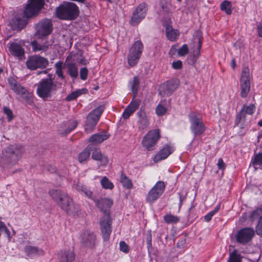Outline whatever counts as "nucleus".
<instances>
[{"label": "nucleus", "instance_id": "nucleus-1", "mask_svg": "<svg viewBox=\"0 0 262 262\" xmlns=\"http://www.w3.org/2000/svg\"><path fill=\"white\" fill-rule=\"evenodd\" d=\"M43 0H29L23 14L16 15L12 18L10 25L14 30H20L28 23L27 19L36 16L44 5Z\"/></svg>", "mask_w": 262, "mask_h": 262}, {"label": "nucleus", "instance_id": "nucleus-2", "mask_svg": "<svg viewBox=\"0 0 262 262\" xmlns=\"http://www.w3.org/2000/svg\"><path fill=\"white\" fill-rule=\"evenodd\" d=\"M49 193L58 206L68 214L74 215L78 212L79 206L74 203L67 193L59 189H51Z\"/></svg>", "mask_w": 262, "mask_h": 262}, {"label": "nucleus", "instance_id": "nucleus-3", "mask_svg": "<svg viewBox=\"0 0 262 262\" xmlns=\"http://www.w3.org/2000/svg\"><path fill=\"white\" fill-rule=\"evenodd\" d=\"M61 83L58 84L54 81L51 75L48 77L41 79L37 84L36 93L38 96L45 100L51 98L52 94L60 88Z\"/></svg>", "mask_w": 262, "mask_h": 262}, {"label": "nucleus", "instance_id": "nucleus-4", "mask_svg": "<svg viewBox=\"0 0 262 262\" xmlns=\"http://www.w3.org/2000/svg\"><path fill=\"white\" fill-rule=\"evenodd\" d=\"M25 148L21 145H11L5 149L3 162L8 166L14 165L22 157Z\"/></svg>", "mask_w": 262, "mask_h": 262}, {"label": "nucleus", "instance_id": "nucleus-5", "mask_svg": "<svg viewBox=\"0 0 262 262\" xmlns=\"http://www.w3.org/2000/svg\"><path fill=\"white\" fill-rule=\"evenodd\" d=\"M79 10L78 6L71 2H63L57 7L55 14L57 18L62 20H73L79 15Z\"/></svg>", "mask_w": 262, "mask_h": 262}, {"label": "nucleus", "instance_id": "nucleus-6", "mask_svg": "<svg viewBox=\"0 0 262 262\" xmlns=\"http://www.w3.org/2000/svg\"><path fill=\"white\" fill-rule=\"evenodd\" d=\"M8 83L11 89L17 94L20 95L28 104L33 102V98L30 93L24 87L22 86L13 77L8 79Z\"/></svg>", "mask_w": 262, "mask_h": 262}, {"label": "nucleus", "instance_id": "nucleus-7", "mask_svg": "<svg viewBox=\"0 0 262 262\" xmlns=\"http://www.w3.org/2000/svg\"><path fill=\"white\" fill-rule=\"evenodd\" d=\"M143 48V45L140 40H137L132 45L127 56L128 63L130 67H134L138 63Z\"/></svg>", "mask_w": 262, "mask_h": 262}, {"label": "nucleus", "instance_id": "nucleus-8", "mask_svg": "<svg viewBox=\"0 0 262 262\" xmlns=\"http://www.w3.org/2000/svg\"><path fill=\"white\" fill-rule=\"evenodd\" d=\"M251 74L248 67H244L240 78V95L242 98L246 97L250 91Z\"/></svg>", "mask_w": 262, "mask_h": 262}, {"label": "nucleus", "instance_id": "nucleus-9", "mask_svg": "<svg viewBox=\"0 0 262 262\" xmlns=\"http://www.w3.org/2000/svg\"><path fill=\"white\" fill-rule=\"evenodd\" d=\"M53 28L51 20L45 18L36 25L35 35L38 38H45L51 33Z\"/></svg>", "mask_w": 262, "mask_h": 262}, {"label": "nucleus", "instance_id": "nucleus-10", "mask_svg": "<svg viewBox=\"0 0 262 262\" xmlns=\"http://www.w3.org/2000/svg\"><path fill=\"white\" fill-rule=\"evenodd\" d=\"M160 137V130L153 129L149 131L143 138L142 144L147 150L150 151L154 149V146Z\"/></svg>", "mask_w": 262, "mask_h": 262}, {"label": "nucleus", "instance_id": "nucleus-11", "mask_svg": "<svg viewBox=\"0 0 262 262\" xmlns=\"http://www.w3.org/2000/svg\"><path fill=\"white\" fill-rule=\"evenodd\" d=\"M27 68L31 70L37 69H45L49 64V61L46 58L39 55L30 56L26 62Z\"/></svg>", "mask_w": 262, "mask_h": 262}, {"label": "nucleus", "instance_id": "nucleus-12", "mask_svg": "<svg viewBox=\"0 0 262 262\" xmlns=\"http://www.w3.org/2000/svg\"><path fill=\"white\" fill-rule=\"evenodd\" d=\"M189 119L191 123L190 128L194 136H196L202 134L206 128L200 116L195 113H192L189 115Z\"/></svg>", "mask_w": 262, "mask_h": 262}, {"label": "nucleus", "instance_id": "nucleus-13", "mask_svg": "<svg viewBox=\"0 0 262 262\" xmlns=\"http://www.w3.org/2000/svg\"><path fill=\"white\" fill-rule=\"evenodd\" d=\"M165 188V184L164 182H157L148 192L146 198V201L150 203L154 202L162 195Z\"/></svg>", "mask_w": 262, "mask_h": 262}, {"label": "nucleus", "instance_id": "nucleus-14", "mask_svg": "<svg viewBox=\"0 0 262 262\" xmlns=\"http://www.w3.org/2000/svg\"><path fill=\"white\" fill-rule=\"evenodd\" d=\"M148 10L147 5L142 3L136 8L133 12L130 19V24L132 26L138 25L146 15Z\"/></svg>", "mask_w": 262, "mask_h": 262}, {"label": "nucleus", "instance_id": "nucleus-15", "mask_svg": "<svg viewBox=\"0 0 262 262\" xmlns=\"http://www.w3.org/2000/svg\"><path fill=\"white\" fill-rule=\"evenodd\" d=\"M112 220L110 214L103 215L100 219L99 224L100 229L104 241L109 239L112 232Z\"/></svg>", "mask_w": 262, "mask_h": 262}, {"label": "nucleus", "instance_id": "nucleus-16", "mask_svg": "<svg viewBox=\"0 0 262 262\" xmlns=\"http://www.w3.org/2000/svg\"><path fill=\"white\" fill-rule=\"evenodd\" d=\"M179 82L177 79H172L163 83L159 88V93L162 97L170 95L178 88Z\"/></svg>", "mask_w": 262, "mask_h": 262}, {"label": "nucleus", "instance_id": "nucleus-17", "mask_svg": "<svg viewBox=\"0 0 262 262\" xmlns=\"http://www.w3.org/2000/svg\"><path fill=\"white\" fill-rule=\"evenodd\" d=\"M255 235V231L252 228H244L241 229L236 234V241L245 245L249 242Z\"/></svg>", "mask_w": 262, "mask_h": 262}, {"label": "nucleus", "instance_id": "nucleus-18", "mask_svg": "<svg viewBox=\"0 0 262 262\" xmlns=\"http://www.w3.org/2000/svg\"><path fill=\"white\" fill-rule=\"evenodd\" d=\"M202 43V33L199 31H195L190 45L192 48L193 56L195 61L197 60L200 54V51Z\"/></svg>", "mask_w": 262, "mask_h": 262}, {"label": "nucleus", "instance_id": "nucleus-19", "mask_svg": "<svg viewBox=\"0 0 262 262\" xmlns=\"http://www.w3.org/2000/svg\"><path fill=\"white\" fill-rule=\"evenodd\" d=\"M96 206L103 213L110 214V208L113 204V201L109 198H101L100 199H95L94 201Z\"/></svg>", "mask_w": 262, "mask_h": 262}, {"label": "nucleus", "instance_id": "nucleus-20", "mask_svg": "<svg viewBox=\"0 0 262 262\" xmlns=\"http://www.w3.org/2000/svg\"><path fill=\"white\" fill-rule=\"evenodd\" d=\"M75 257L73 248H66L61 250L58 254L59 262H73Z\"/></svg>", "mask_w": 262, "mask_h": 262}, {"label": "nucleus", "instance_id": "nucleus-21", "mask_svg": "<svg viewBox=\"0 0 262 262\" xmlns=\"http://www.w3.org/2000/svg\"><path fill=\"white\" fill-rule=\"evenodd\" d=\"M9 50L11 55L17 57L19 60H21L25 57V50L17 43H9Z\"/></svg>", "mask_w": 262, "mask_h": 262}, {"label": "nucleus", "instance_id": "nucleus-22", "mask_svg": "<svg viewBox=\"0 0 262 262\" xmlns=\"http://www.w3.org/2000/svg\"><path fill=\"white\" fill-rule=\"evenodd\" d=\"M96 236L90 231H85L82 237V243L84 246L92 248L95 244Z\"/></svg>", "mask_w": 262, "mask_h": 262}, {"label": "nucleus", "instance_id": "nucleus-23", "mask_svg": "<svg viewBox=\"0 0 262 262\" xmlns=\"http://www.w3.org/2000/svg\"><path fill=\"white\" fill-rule=\"evenodd\" d=\"M172 151L173 149L171 146L169 145L165 146L154 157V162L157 163L161 160L166 159Z\"/></svg>", "mask_w": 262, "mask_h": 262}, {"label": "nucleus", "instance_id": "nucleus-24", "mask_svg": "<svg viewBox=\"0 0 262 262\" xmlns=\"http://www.w3.org/2000/svg\"><path fill=\"white\" fill-rule=\"evenodd\" d=\"M140 103V101L138 99L132 102L124 110L122 114L123 118L125 119H128L129 116L138 108Z\"/></svg>", "mask_w": 262, "mask_h": 262}, {"label": "nucleus", "instance_id": "nucleus-25", "mask_svg": "<svg viewBox=\"0 0 262 262\" xmlns=\"http://www.w3.org/2000/svg\"><path fill=\"white\" fill-rule=\"evenodd\" d=\"M92 154V158L96 161L100 162V165L105 166L107 164L108 160L106 156L102 155L99 149L95 148Z\"/></svg>", "mask_w": 262, "mask_h": 262}, {"label": "nucleus", "instance_id": "nucleus-26", "mask_svg": "<svg viewBox=\"0 0 262 262\" xmlns=\"http://www.w3.org/2000/svg\"><path fill=\"white\" fill-rule=\"evenodd\" d=\"M137 115L139 117V128L141 130L144 129L149 124L146 115L144 112L140 111L137 113Z\"/></svg>", "mask_w": 262, "mask_h": 262}, {"label": "nucleus", "instance_id": "nucleus-27", "mask_svg": "<svg viewBox=\"0 0 262 262\" xmlns=\"http://www.w3.org/2000/svg\"><path fill=\"white\" fill-rule=\"evenodd\" d=\"M104 107L103 105L99 106L93 110L91 112H90L87 118L92 120L96 121V122H98L102 112L104 111Z\"/></svg>", "mask_w": 262, "mask_h": 262}, {"label": "nucleus", "instance_id": "nucleus-28", "mask_svg": "<svg viewBox=\"0 0 262 262\" xmlns=\"http://www.w3.org/2000/svg\"><path fill=\"white\" fill-rule=\"evenodd\" d=\"M104 107L103 105L99 106L93 110L91 112H90L87 118L92 120L96 121V122H98L102 112L104 111Z\"/></svg>", "mask_w": 262, "mask_h": 262}, {"label": "nucleus", "instance_id": "nucleus-29", "mask_svg": "<svg viewBox=\"0 0 262 262\" xmlns=\"http://www.w3.org/2000/svg\"><path fill=\"white\" fill-rule=\"evenodd\" d=\"M109 135L106 133L96 134L90 137L89 138L90 142L94 143H100L103 141L107 139L109 137Z\"/></svg>", "mask_w": 262, "mask_h": 262}, {"label": "nucleus", "instance_id": "nucleus-30", "mask_svg": "<svg viewBox=\"0 0 262 262\" xmlns=\"http://www.w3.org/2000/svg\"><path fill=\"white\" fill-rule=\"evenodd\" d=\"M25 251L29 256L34 255H41L43 254V251L42 249L31 246H26Z\"/></svg>", "mask_w": 262, "mask_h": 262}, {"label": "nucleus", "instance_id": "nucleus-31", "mask_svg": "<svg viewBox=\"0 0 262 262\" xmlns=\"http://www.w3.org/2000/svg\"><path fill=\"white\" fill-rule=\"evenodd\" d=\"M33 50L36 51H46L49 48L50 45L48 42H45L43 44L39 43L36 41H33L31 43Z\"/></svg>", "mask_w": 262, "mask_h": 262}, {"label": "nucleus", "instance_id": "nucleus-32", "mask_svg": "<svg viewBox=\"0 0 262 262\" xmlns=\"http://www.w3.org/2000/svg\"><path fill=\"white\" fill-rule=\"evenodd\" d=\"M166 34L168 39L171 41L174 40L179 35L178 30H173L169 26H167L166 28Z\"/></svg>", "mask_w": 262, "mask_h": 262}, {"label": "nucleus", "instance_id": "nucleus-33", "mask_svg": "<svg viewBox=\"0 0 262 262\" xmlns=\"http://www.w3.org/2000/svg\"><path fill=\"white\" fill-rule=\"evenodd\" d=\"M249 219L251 221L258 220V221H262V207L257 208L253 211L249 216Z\"/></svg>", "mask_w": 262, "mask_h": 262}, {"label": "nucleus", "instance_id": "nucleus-34", "mask_svg": "<svg viewBox=\"0 0 262 262\" xmlns=\"http://www.w3.org/2000/svg\"><path fill=\"white\" fill-rule=\"evenodd\" d=\"M68 72L69 75L73 78H76L78 76V68L73 62L68 63L67 64Z\"/></svg>", "mask_w": 262, "mask_h": 262}, {"label": "nucleus", "instance_id": "nucleus-35", "mask_svg": "<svg viewBox=\"0 0 262 262\" xmlns=\"http://www.w3.org/2000/svg\"><path fill=\"white\" fill-rule=\"evenodd\" d=\"M92 150V147L88 146L81 152L78 157V161L79 162L82 163V162L86 160L89 157L91 154V150Z\"/></svg>", "mask_w": 262, "mask_h": 262}, {"label": "nucleus", "instance_id": "nucleus-36", "mask_svg": "<svg viewBox=\"0 0 262 262\" xmlns=\"http://www.w3.org/2000/svg\"><path fill=\"white\" fill-rule=\"evenodd\" d=\"M86 92L87 90L86 89L78 90L76 91H74L67 96L66 100L69 101L73 100L76 99L82 93H86Z\"/></svg>", "mask_w": 262, "mask_h": 262}, {"label": "nucleus", "instance_id": "nucleus-37", "mask_svg": "<svg viewBox=\"0 0 262 262\" xmlns=\"http://www.w3.org/2000/svg\"><path fill=\"white\" fill-rule=\"evenodd\" d=\"M132 91L134 94V97H135L137 93L138 88L139 86V80L137 77H134L133 80L129 82Z\"/></svg>", "mask_w": 262, "mask_h": 262}, {"label": "nucleus", "instance_id": "nucleus-38", "mask_svg": "<svg viewBox=\"0 0 262 262\" xmlns=\"http://www.w3.org/2000/svg\"><path fill=\"white\" fill-rule=\"evenodd\" d=\"M247 113L245 111V108L243 107L241 112L236 115L235 124L238 125L240 123H244Z\"/></svg>", "mask_w": 262, "mask_h": 262}, {"label": "nucleus", "instance_id": "nucleus-39", "mask_svg": "<svg viewBox=\"0 0 262 262\" xmlns=\"http://www.w3.org/2000/svg\"><path fill=\"white\" fill-rule=\"evenodd\" d=\"M120 182L123 186L127 189H130L133 186V184L131 180H129L128 178H127L126 176L123 173H121L120 177Z\"/></svg>", "mask_w": 262, "mask_h": 262}, {"label": "nucleus", "instance_id": "nucleus-40", "mask_svg": "<svg viewBox=\"0 0 262 262\" xmlns=\"http://www.w3.org/2000/svg\"><path fill=\"white\" fill-rule=\"evenodd\" d=\"M97 123V122H96V121L92 120L87 118L85 125V131L88 133L91 132L95 127Z\"/></svg>", "mask_w": 262, "mask_h": 262}, {"label": "nucleus", "instance_id": "nucleus-41", "mask_svg": "<svg viewBox=\"0 0 262 262\" xmlns=\"http://www.w3.org/2000/svg\"><path fill=\"white\" fill-rule=\"evenodd\" d=\"M97 123V122H96V121L92 120L87 118L85 125V131L88 133L91 132L95 127Z\"/></svg>", "mask_w": 262, "mask_h": 262}, {"label": "nucleus", "instance_id": "nucleus-42", "mask_svg": "<svg viewBox=\"0 0 262 262\" xmlns=\"http://www.w3.org/2000/svg\"><path fill=\"white\" fill-rule=\"evenodd\" d=\"M221 9L225 11L226 14L229 15L231 13V4L227 1H224L221 5Z\"/></svg>", "mask_w": 262, "mask_h": 262}, {"label": "nucleus", "instance_id": "nucleus-43", "mask_svg": "<svg viewBox=\"0 0 262 262\" xmlns=\"http://www.w3.org/2000/svg\"><path fill=\"white\" fill-rule=\"evenodd\" d=\"M164 220L167 224H174L179 222L180 218L172 214H166L164 216Z\"/></svg>", "mask_w": 262, "mask_h": 262}, {"label": "nucleus", "instance_id": "nucleus-44", "mask_svg": "<svg viewBox=\"0 0 262 262\" xmlns=\"http://www.w3.org/2000/svg\"><path fill=\"white\" fill-rule=\"evenodd\" d=\"M229 262H241L240 254L237 253L236 250H234L232 253L230 254V256L228 259Z\"/></svg>", "mask_w": 262, "mask_h": 262}, {"label": "nucleus", "instance_id": "nucleus-45", "mask_svg": "<svg viewBox=\"0 0 262 262\" xmlns=\"http://www.w3.org/2000/svg\"><path fill=\"white\" fill-rule=\"evenodd\" d=\"M101 184L103 188L105 189H112L114 187L113 184L108 179L104 177L101 180Z\"/></svg>", "mask_w": 262, "mask_h": 262}, {"label": "nucleus", "instance_id": "nucleus-46", "mask_svg": "<svg viewBox=\"0 0 262 262\" xmlns=\"http://www.w3.org/2000/svg\"><path fill=\"white\" fill-rule=\"evenodd\" d=\"M163 103L164 101H161L156 108V113L158 116L164 115L167 111V109L163 105Z\"/></svg>", "mask_w": 262, "mask_h": 262}, {"label": "nucleus", "instance_id": "nucleus-47", "mask_svg": "<svg viewBox=\"0 0 262 262\" xmlns=\"http://www.w3.org/2000/svg\"><path fill=\"white\" fill-rule=\"evenodd\" d=\"M220 208V204H218L215 208V209L209 212L204 216V219L206 221L209 222L211 220L212 217L216 213Z\"/></svg>", "mask_w": 262, "mask_h": 262}, {"label": "nucleus", "instance_id": "nucleus-48", "mask_svg": "<svg viewBox=\"0 0 262 262\" xmlns=\"http://www.w3.org/2000/svg\"><path fill=\"white\" fill-rule=\"evenodd\" d=\"M81 192H83L85 196L94 201L96 198L93 195V192L86 186H85Z\"/></svg>", "mask_w": 262, "mask_h": 262}, {"label": "nucleus", "instance_id": "nucleus-49", "mask_svg": "<svg viewBox=\"0 0 262 262\" xmlns=\"http://www.w3.org/2000/svg\"><path fill=\"white\" fill-rule=\"evenodd\" d=\"M62 62H57L55 66L56 69V74L62 79H64V76L63 74V72L62 71Z\"/></svg>", "mask_w": 262, "mask_h": 262}, {"label": "nucleus", "instance_id": "nucleus-50", "mask_svg": "<svg viewBox=\"0 0 262 262\" xmlns=\"http://www.w3.org/2000/svg\"><path fill=\"white\" fill-rule=\"evenodd\" d=\"M253 164L254 166L262 165V152L255 156L253 160Z\"/></svg>", "mask_w": 262, "mask_h": 262}, {"label": "nucleus", "instance_id": "nucleus-51", "mask_svg": "<svg viewBox=\"0 0 262 262\" xmlns=\"http://www.w3.org/2000/svg\"><path fill=\"white\" fill-rule=\"evenodd\" d=\"M188 53V48L187 45H183L179 50L178 54L180 56H183L186 55Z\"/></svg>", "mask_w": 262, "mask_h": 262}, {"label": "nucleus", "instance_id": "nucleus-52", "mask_svg": "<svg viewBox=\"0 0 262 262\" xmlns=\"http://www.w3.org/2000/svg\"><path fill=\"white\" fill-rule=\"evenodd\" d=\"M4 231L7 235L9 237L10 235V231L8 229L5 223L0 221V236L1 235V232Z\"/></svg>", "mask_w": 262, "mask_h": 262}, {"label": "nucleus", "instance_id": "nucleus-53", "mask_svg": "<svg viewBox=\"0 0 262 262\" xmlns=\"http://www.w3.org/2000/svg\"><path fill=\"white\" fill-rule=\"evenodd\" d=\"M120 250L124 253H127L129 252V247L128 245L124 241L120 242Z\"/></svg>", "mask_w": 262, "mask_h": 262}, {"label": "nucleus", "instance_id": "nucleus-54", "mask_svg": "<svg viewBox=\"0 0 262 262\" xmlns=\"http://www.w3.org/2000/svg\"><path fill=\"white\" fill-rule=\"evenodd\" d=\"M4 112L7 116L8 121H10L13 118L12 111L8 107H4Z\"/></svg>", "mask_w": 262, "mask_h": 262}, {"label": "nucleus", "instance_id": "nucleus-55", "mask_svg": "<svg viewBox=\"0 0 262 262\" xmlns=\"http://www.w3.org/2000/svg\"><path fill=\"white\" fill-rule=\"evenodd\" d=\"M73 187L75 189H76L78 191L81 192L82 191V189L85 187V186L82 185L80 182H74Z\"/></svg>", "mask_w": 262, "mask_h": 262}, {"label": "nucleus", "instance_id": "nucleus-56", "mask_svg": "<svg viewBox=\"0 0 262 262\" xmlns=\"http://www.w3.org/2000/svg\"><path fill=\"white\" fill-rule=\"evenodd\" d=\"M88 69L86 68H82L80 71V76L82 80H85L88 76Z\"/></svg>", "mask_w": 262, "mask_h": 262}, {"label": "nucleus", "instance_id": "nucleus-57", "mask_svg": "<svg viewBox=\"0 0 262 262\" xmlns=\"http://www.w3.org/2000/svg\"><path fill=\"white\" fill-rule=\"evenodd\" d=\"M245 108V111L247 114L252 115L254 110H255V106L254 104H250V105L247 107H244Z\"/></svg>", "mask_w": 262, "mask_h": 262}, {"label": "nucleus", "instance_id": "nucleus-58", "mask_svg": "<svg viewBox=\"0 0 262 262\" xmlns=\"http://www.w3.org/2000/svg\"><path fill=\"white\" fill-rule=\"evenodd\" d=\"M77 125V122L76 121H73L71 123L70 127L65 130V134H68L70 133L72 130L74 129Z\"/></svg>", "mask_w": 262, "mask_h": 262}, {"label": "nucleus", "instance_id": "nucleus-59", "mask_svg": "<svg viewBox=\"0 0 262 262\" xmlns=\"http://www.w3.org/2000/svg\"><path fill=\"white\" fill-rule=\"evenodd\" d=\"M255 231L256 233L262 237V221H258L257 226H256Z\"/></svg>", "mask_w": 262, "mask_h": 262}, {"label": "nucleus", "instance_id": "nucleus-60", "mask_svg": "<svg viewBox=\"0 0 262 262\" xmlns=\"http://www.w3.org/2000/svg\"><path fill=\"white\" fill-rule=\"evenodd\" d=\"M172 67L176 70L181 69L182 68V62L181 60L174 61L172 63Z\"/></svg>", "mask_w": 262, "mask_h": 262}, {"label": "nucleus", "instance_id": "nucleus-61", "mask_svg": "<svg viewBox=\"0 0 262 262\" xmlns=\"http://www.w3.org/2000/svg\"><path fill=\"white\" fill-rule=\"evenodd\" d=\"M217 165L218 168L221 169H224L225 167V164L222 158H220L218 160Z\"/></svg>", "mask_w": 262, "mask_h": 262}, {"label": "nucleus", "instance_id": "nucleus-62", "mask_svg": "<svg viewBox=\"0 0 262 262\" xmlns=\"http://www.w3.org/2000/svg\"><path fill=\"white\" fill-rule=\"evenodd\" d=\"M257 32L259 36L262 37V21L257 26Z\"/></svg>", "mask_w": 262, "mask_h": 262}, {"label": "nucleus", "instance_id": "nucleus-63", "mask_svg": "<svg viewBox=\"0 0 262 262\" xmlns=\"http://www.w3.org/2000/svg\"><path fill=\"white\" fill-rule=\"evenodd\" d=\"M185 243V240L184 239L180 240L177 243V247L180 248H183L184 246Z\"/></svg>", "mask_w": 262, "mask_h": 262}, {"label": "nucleus", "instance_id": "nucleus-64", "mask_svg": "<svg viewBox=\"0 0 262 262\" xmlns=\"http://www.w3.org/2000/svg\"><path fill=\"white\" fill-rule=\"evenodd\" d=\"M231 67L232 69H234L236 67V63L235 59H233L231 61Z\"/></svg>", "mask_w": 262, "mask_h": 262}]
</instances>
